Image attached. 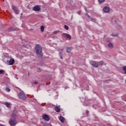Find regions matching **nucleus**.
<instances>
[{
	"label": "nucleus",
	"instance_id": "20",
	"mask_svg": "<svg viewBox=\"0 0 126 126\" xmlns=\"http://www.w3.org/2000/svg\"><path fill=\"white\" fill-rule=\"evenodd\" d=\"M4 70H0V74H4Z\"/></svg>",
	"mask_w": 126,
	"mask_h": 126
},
{
	"label": "nucleus",
	"instance_id": "24",
	"mask_svg": "<svg viewBox=\"0 0 126 126\" xmlns=\"http://www.w3.org/2000/svg\"><path fill=\"white\" fill-rule=\"evenodd\" d=\"M60 59H61V60H63V56H62V53H60Z\"/></svg>",
	"mask_w": 126,
	"mask_h": 126
},
{
	"label": "nucleus",
	"instance_id": "22",
	"mask_svg": "<svg viewBox=\"0 0 126 126\" xmlns=\"http://www.w3.org/2000/svg\"><path fill=\"white\" fill-rule=\"evenodd\" d=\"M5 105L6 107H9L10 106V104L8 103V102H5Z\"/></svg>",
	"mask_w": 126,
	"mask_h": 126
},
{
	"label": "nucleus",
	"instance_id": "14",
	"mask_svg": "<svg viewBox=\"0 0 126 126\" xmlns=\"http://www.w3.org/2000/svg\"><path fill=\"white\" fill-rule=\"evenodd\" d=\"M97 63L99 65H103V64H104V63L103 62V61H100L99 62H97Z\"/></svg>",
	"mask_w": 126,
	"mask_h": 126
},
{
	"label": "nucleus",
	"instance_id": "23",
	"mask_svg": "<svg viewBox=\"0 0 126 126\" xmlns=\"http://www.w3.org/2000/svg\"><path fill=\"white\" fill-rule=\"evenodd\" d=\"M64 28H65V29H66V30H68V26L65 25Z\"/></svg>",
	"mask_w": 126,
	"mask_h": 126
},
{
	"label": "nucleus",
	"instance_id": "9",
	"mask_svg": "<svg viewBox=\"0 0 126 126\" xmlns=\"http://www.w3.org/2000/svg\"><path fill=\"white\" fill-rule=\"evenodd\" d=\"M103 11L104 12H109L110 11V8L108 6H105L103 8Z\"/></svg>",
	"mask_w": 126,
	"mask_h": 126
},
{
	"label": "nucleus",
	"instance_id": "26",
	"mask_svg": "<svg viewBox=\"0 0 126 126\" xmlns=\"http://www.w3.org/2000/svg\"><path fill=\"white\" fill-rule=\"evenodd\" d=\"M111 36H118V34H114V35H113V34H111Z\"/></svg>",
	"mask_w": 126,
	"mask_h": 126
},
{
	"label": "nucleus",
	"instance_id": "11",
	"mask_svg": "<svg viewBox=\"0 0 126 126\" xmlns=\"http://www.w3.org/2000/svg\"><path fill=\"white\" fill-rule=\"evenodd\" d=\"M55 111L57 113H60V112H61V108H60V106H56L55 107Z\"/></svg>",
	"mask_w": 126,
	"mask_h": 126
},
{
	"label": "nucleus",
	"instance_id": "10",
	"mask_svg": "<svg viewBox=\"0 0 126 126\" xmlns=\"http://www.w3.org/2000/svg\"><path fill=\"white\" fill-rule=\"evenodd\" d=\"M63 36L64 37H65L67 39H69V40H70V39H71V36H70V35H69L67 33H64Z\"/></svg>",
	"mask_w": 126,
	"mask_h": 126
},
{
	"label": "nucleus",
	"instance_id": "2",
	"mask_svg": "<svg viewBox=\"0 0 126 126\" xmlns=\"http://www.w3.org/2000/svg\"><path fill=\"white\" fill-rule=\"evenodd\" d=\"M16 117V115L15 114H13L12 115V119H11L9 122L10 126H15L17 123L16 121H15V118Z\"/></svg>",
	"mask_w": 126,
	"mask_h": 126
},
{
	"label": "nucleus",
	"instance_id": "1",
	"mask_svg": "<svg viewBox=\"0 0 126 126\" xmlns=\"http://www.w3.org/2000/svg\"><path fill=\"white\" fill-rule=\"evenodd\" d=\"M35 51L38 56V57H41L43 56L42 53V47L39 44H37L35 47Z\"/></svg>",
	"mask_w": 126,
	"mask_h": 126
},
{
	"label": "nucleus",
	"instance_id": "4",
	"mask_svg": "<svg viewBox=\"0 0 126 126\" xmlns=\"http://www.w3.org/2000/svg\"><path fill=\"white\" fill-rule=\"evenodd\" d=\"M7 63L9 65H12L14 63V59L10 57V60H7Z\"/></svg>",
	"mask_w": 126,
	"mask_h": 126
},
{
	"label": "nucleus",
	"instance_id": "16",
	"mask_svg": "<svg viewBox=\"0 0 126 126\" xmlns=\"http://www.w3.org/2000/svg\"><path fill=\"white\" fill-rule=\"evenodd\" d=\"M66 52H67V53H70V52H71V48H67Z\"/></svg>",
	"mask_w": 126,
	"mask_h": 126
},
{
	"label": "nucleus",
	"instance_id": "25",
	"mask_svg": "<svg viewBox=\"0 0 126 126\" xmlns=\"http://www.w3.org/2000/svg\"><path fill=\"white\" fill-rule=\"evenodd\" d=\"M12 29V30L13 31H15L17 30V29H14V28H13V29Z\"/></svg>",
	"mask_w": 126,
	"mask_h": 126
},
{
	"label": "nucleus",
	"instance_id": "28",
	"mask_svg": "<svg viewBox=\"0 0 126 126\" xmlns=\"http://www.w3.org/2000/svg\"><path fill=\"white\" fill-rule=\"evenodd\" d=\"M86 114H87V115H88L89 114V111H86Z\"/></svg>",
	"mask_w": 126,
	"mask_h": 126
},
{
	"label": "nucleus",
	"instance_id": "13",
	"mask_svg": "<svg viewBox=\"0 0 126 126\" xmlns=\"http://www.w3.org/2000/svg\"><path fill=\"white\" fill-rule=\"evenodd\" d=\"M59 120L61 123H64V118L63 116H61L59 118Z\"/></svg>",
	"mask_w": 126,
	"mask_h": 126
},
{
	"label": "nucleus",
	"instance_id": "6",
	"mask_svg": "<svg viewBox=\"0 0 126 126\" xmlns=\"http://www.w3.org/2000/svg\"><path fill=\"white\" fill-rule=\"evenodd\" d=\"M32 9L34 11H39L41 9V8L40 7V6L36 5V6H34L33 7Z\"/></svg>",
	"mask_w": 126,
	"mask_h": 126
},
{
	"label": "nucleus",
	"instance_id": "29",
	"mask_svg": "<svg viewBox=\"0 0 126 126\" xmlns=\"http://www.w3.org/2000/svg\"><path fill=\"white\" fill-rule=\"evenodd\" d=\"M79 14H80V12L79 13H78Z\"/></svg>",
	"mask_w": 126,
	"mask_h": 126
},
{
	"label": "nucleus",
	"instance_id": "12",
	"mask_svg": "<svg viewBox=\"0 0 126 126\" xmlns=\"http://www.w3.org/2000/svg\"><path fill=\"white\" fill-rule=\"evenodd\" d=\"M108 48H110V49H113L114 48V45L113 43L110 42L109 44L107 45Z\"/></svg>",
	"mask_w": 126,
	"mask_h": 126
},
{
	"label": "nucleus",
	"instance_id": "15",
	"mask_svg": "<svg viewBox=\"0 0 126 126\" xmlns=\"http://www.w3.org/2000/svg\"><path fill=\"white\" fill-rule=\"evenodd\" d=\"M40 29H41V32H43L44 31V30H45V27H44V26H41L40 27Z\"/></svg>",
	"mask_w": 126,
	"mask_h": 126
},
{
	"label": "nucleus",
	"instance_id": "19",
	"mask_svg": "<svg viewBox=\"0 0 126 126\" xmlns=\"http://www.w3.org/2000/svg\"><path fill=\"white\" fill-rule=\"evenodd\" d=\"M106 0H98L99 3H103Z\"/></svg>",
	"mask_w": 126,
	"mask_h": 126
},
{
	"label": "nucleus",
	"instance_id": "5",
	"mask_svg": "<svg viewBox=\"0 0 126 126\" xmlns=\"http://www.w3.org/2000/svg\"><path fill=\"white\" fill-rule=\"evenodd\" d=\"M91 64L94 66V67H98L99 65L98 64V62H96L95 61H92L91 62Z\"/></svg>",
	"mask_w": 126,
	"mask_h": 126
},
{
	"label": "nucleus",
	"instance_id": "7",
	"mask_svg": "<svg viewBox=\"0 0 126 126\" xmlns=\"http://www.w3.org/2000/svg\"><path fill=\"white\" fill-rule=\"evenodd\" d=\"M42 118L45 121H48L50 120V119L49 118V116L47 115H46V114H44V115H43Z\"/></svg>",
	"mask_w": 126,
	"mask_h": 126
},
{
	"label": "nucleus",
	"instance_id": "18",
	"mask_svg": "<svg viewBox=\"0 0 126 126\" xmlns=\"http://www.w3.org/2000/svg\"><path fill=\"white\" fill-rule=\"evenodd\" d=\"M6 92H10V89L8 87H6L5 89Z\"/></svg>",
	"mask_w": 126,
	"mask_h": 126
},
{
	"label": "nucleus",
	"instance_id": "8",
	"mask_svg": "<svg viewBox=\"0 0 126 126\" xmlns=\"http://www.w3.org/2000/svg\"><path fill=\"white\" fill-rule=\"evenodd\" d=\"M12 8L13 10H14V11H15L16 14H18L19 11H18V10H17V8L16 7H15L14 6H12Z\"/></svg>",
	"mask_w": 126,
	"mask_h": 126
},
{
	"label": "nucleus",
	"instance_id": "21",
	"mask_svg": "<svg viewBox=\"0 0 126 126\" xmlns=\"http://www.w3.org/2000/svg\"><path fill=\"white\" fill-rule=\"evenodd\" d=\"M123 69L125 71V73L126 74V66H123Z\"/></svg>",
	"mask_w": 126,
	"mask_h": 126
},
{
	"label": "nucleus",
	"instance_id": "3",
	"mask_svg": "<svg viewBox=\"0 0 126 126\" xmlns=\"http://www.w3.org/2000/svg\"><path fill=\"white\" fill-rule=\"evenodd\" d=\"M18 96L20 99H22V100H26V95L23 93H20L18 94Z\"/></svg>",
	"mask_w": 126,
	"mask_h": 126
},
{
	"label": "nucleus",
	"instance_id": "17",
	"mask_svg": "<svg viewBox=\"0 0 126 126\" xmlns=\"http://www.w3.org/2000/svg\"><path fill=\"white\" fill-rule=\"evenodd\" d=\"M53 33L54 34V35H56V34H58V33H60V31H55L53 32Z\"/></svg>",
	"mask_w": 126,
	"mask_h": 126
},
{
	"label": "nucleus",
	"instance_id": "27",
	"mask_svg": "<svg viewBox=\"0 0 126 126\" xmlns=\"http://www.w3.org/2000/svg\"><path fill=\"white\" fill-rule=\"evenodd\" d=\"M33 83H34L35 85H37V84H38V83H37V82H34Z\"/></svg>",
	"mask_w": 126,
	"mask_h": 126
}]
</instances>
